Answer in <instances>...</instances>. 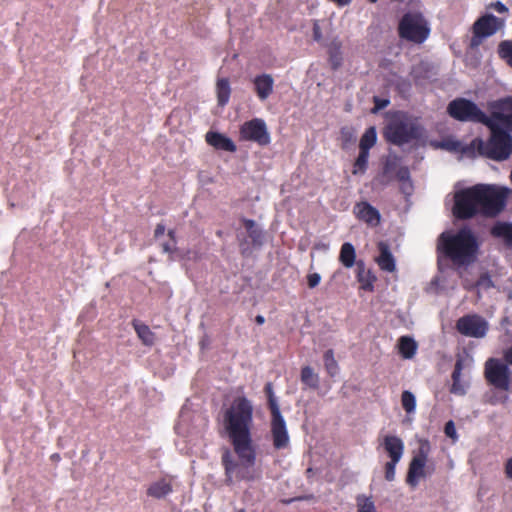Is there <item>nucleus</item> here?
I'll list each match as a JSON object with an SVG mask.
<instances>
[{
    "label": "nucleus",
    "instance_id": "15",
    "mask_svg": "<svg viewBox=\"0 0 512 512\" xmlns=\"http://www.w3.org/2000/svg\"><path fill=\"white\" fill-rule=\"evenodd\" d=\"M381 446L388 454L390 460L400 461L404 453V443L395 435H386L381 440Z\"/></svg>",
    "mask_w": 512,
    "mask_h": 512
},
{
    "label": "nucleus",
    "instance_id": "51",
    "mask_svg": "<svg viewBox=\"0 0 512 512\" xmlns=\"http://www.w3.org/2000/svg\"><path fill=\"white\" fill-rule=\"evenodd\" d=\"M374 103H375V108L377 110H380V109L385 108L388 105L389 101L388 100H382V99H379L378 97H375L374 98Z\"/></svg>",
    "mask_w": 512,
    "mask_h": 512
},
{
    "label": "nucleus",
    "instance_id": "52",
    "mask_svg": "<svg viewBox=\"0 0 512 512\" xmlns=\"http://www.w3.org/2000/svg\"><path fill=\"white\" fill-rule=\"evenodd\" d=\"M165 226L162 223H159L156 225L155 231H154V237L155 239H158L160 236H162L165 233Z\"/></svg>",
    "mask_w": 512,
    "mask_h": 512
},
{
    "label": "nucleus",
    "instance_id": "10",
    "mask_svg": "<svg viewBox=\"0 0 512 512\" xmlns=\"http://www.w3.org/2000/svg\"><path fill=\"white\" fill-rule=\"evenodd\" d=\"M239 140L250 141L259 146H267L271 139L265 121L261 118H253L240 126Z\"/></svg>",
    "mask_w": 512,
    "mask_h": 512
},
{
    "label": "nucleus",
    "instance_id": "49",
    "mask_svg": "<svg viewBox=\"0 0 512 512\" xmlns=\"http://www.w3.org/2000/svg\"><path fill=\"white\" fill-rule=\"evenodd\" d=\"M490 7L493 8L494 10H496L500 14H504V13L508 12V8L500 1L491 3Z\"/></svg>",
    "mask_w": 512,
    "mask_h": 512
},
{
    "label": "nucleus",
    "instance_id": "55",
    "mask_svg": "<svg viewBox=\"0 0 512 512\" xmlns=\"http://www.w3.org/2000/svg\"><path fill=\"white\" fill-rule=\"evenodd\" d=\"M51 461L57 463L61 460V456L59 453H54L50 456Z\"/></svg>",
    "mask_w": 512,
    "mask_h": 512
},
{
    "label": "nucleus",
    "instance_id": "48",
    "mask_svg": "<svg viewBox=\"0 0 512 512\" xmlns=\"http://www.w3.org/2000/svg\"><path fill=\"white\" fill-rule=\"evenodd\" d=\"M176 244L177 243H174L171 240H169L168 242H165V243L162 244V251L164 253L172 255L177 250Z\"/></svg>",
    "mask_w": 512,
    "mask_h": 512
},
{
    "label": "nucleus",
    "instance_id": "46",
    "mask_svg": "<svg viewBox=\"0 0 512 512\" xmlns=\"http://www.w3.org/2000/svg\"><path fill=\"white\" fill-rule=\"evenodd\" d=\"M239 241V247H240V253L242 256L247 257L251 254V249L249 247V243L246 240V238H240V236H237Z\"/></svg>",
    "mask_w": 512,
    "mask_h": 512
},
{
    "label": "nucleus",
    "instance_id": "18",
    "mask_svg": "<svg viewBox=\"0 0 512 512\" xmlns=\"http://www.w3.org/2000/svg\"><path fill=\"white\" fill-rule=\"evenodd\" d=\"M379 256L375 259L379 268L386 272H394L396 269L395 259L390 251L389 245L383 241L378 243Z\"/></svg>",
    "mask_w": 512,
    "mask_h": 512
},
{
    "label": "nucleus",
    "instance_id": "45",
    "mask_svg": "<svg viewBox=\"0 0 512 512\" xmlns=\"http://www.w3.org/2000/svg\"><path fill=\"white\" fill-rule=\"evenodd\" d=\"M340 134H341V139L344 143H349L352 140H354V132H353V129L350 127H342Z\"/></svg>",
    "mask_w": 512,
    "mask_h": 512
},
{
    "label": "nucleus",
    "instance_id": "28",
    "mask_svg": "<svg viewBox=\"0 0 512 512\" xmlns=\"http://www.w3.org/2000/svg\"><path fill=\"white\" fill-rule=\"evenodd\" d=\"M355 259L356 252L354 246L349 242L343 243L340 249L339 261L344 267L351 268L355 264Z\"/></svg>",
    "mask_w": 512,
    "mask_h": 512
},
{
    "label": "nucleus",
    "instance_id": "2",
    "mask_svg": "<svg viewBox=\"0 0 512 512\" xmlns=\"http://www.w3.org/2000/svg\"><path fill=\"white\" fill-rule=\"evenodd\" d=\"M478 249L477 238L469 228H462L456 233L443 232L438 238V254L451 260L456 265L473 263Z\"/></svg>",
    "mask_w": 512,
    "mask_h": 512
},
{
    "label": "nucleus",
    "instance_id": "40",
    "mask_svg": "<svg viewBox=\"0 0 512 512\" xmlns=\"http://www.w3.org/2000/svg\"><path fill=\"white\" fill-rule=\"evenodd\" d=\"M356 503L359 512H376L374 502L364 495H359L356 498Z\"/></svg>",
    "mask_w": 512,
    "mask_h": 512
},
{
    "label": "nucleus",
    "instance_id": "17",
    "mask_svg": "<svg viewBox=\"0 0 512 512\" xmlns=\"http://www.w3.org/2000/svg\"><path fill=\"white\" fill-rule=\"evenodd\" d=\"M205 140L210 146L218 150L232 153L237 150L235 143L230 138L218 132H207L205 135Z\"/></svg>",
    "mask_w": 512,
    "mask_h": 512
},
{
    "label": "nucleus",
    "instance_id": "7",
    "mask_svg": "<svg viewBox=\"0 0 512 512\" xmlns=\"http://www.w3.org/2000/svg\"><path fill=\"white\" fill-rule=\"evenodd\" d=\"M447 113L457 121L480 123L483 125L490 118L474 102L465 98L452 100L447 106Z\"/></svg>",
    "mask_w": 512,
    "mask_h": 512
},
{
    "label": "nucleus",
    "instance_id": "5",
    "mask_svg": "<svg viewBox=\"0 0 512 512\" xmlns=\"http://www.w3.org/2000/svg\"><path fill=\"white\" fill-rule=\"evenodd\" d=\"M475 188L481 215L496 217L504 210L508 195L507 189L488 184H476Z\"/></svg>",
    "mask_w": 512,
    "mask_h": 512
},
{
    "label": "nucleus",
    "instance_id": "34",
    "mask_svg": "<svg viewBox=\"0 0 512 512\" xmlns=\"http://www.w3.org/2000/svg\"><path fill=\"white\" fill-rule=\"evenodd\" d=\"M368 159L369 152L359 150V155L353 164L352 174H364L368 167Z\"/></svg>",
    "mask_w": 512,
    "mask_h": 512
},
{
    "label": "nucleus",
    "instance_id": "39",
    "mask_svg": "<svg viewBox=\"0 0 512 512\" xmlns=\"http://www.w3.org/2000/svg\"><path fill=\"white\" fill-rule=\"evenodd\" d=\"M401 403H402L403 409L407 413L414 412V410L416 408V399H415V396L413 395V393H411L410 391H407V390L403 391L402 395H401Z\"/></svg>",
    "mask_w": 512,
    "mask_h": 512
},
{
    "label": "nucleus",
    "instance_id": "36",
    "mask_svg": "<svg viewBox=\"0 0 512 512\" xmlns=\"http://www.w3.org/2000/svg\"><path fill=\"white\" fill-rule=\"evenodd\" d=\"M264 392L268 400V408L270 410V413L274 414L281 412L277 399L274 395L273 385L271 382L266 383L264 387Z\"/></svg>",
    "mask_w": 512,
    "mask_h": 512
},
{
    "label": "nucleus",
    "instance_id": "42",
    "mask_svg": "<svg viewBox=\"0 0 512 512\" xmlns=\"http://www.w3.org/2000/svg\"><path fill=\"white\" fill-rule=\"evenodd\" d=\"M396 178L399 182H406L410 180V171L407 166H402L397 169L396 173L393 175V178Z\"/></svg>",
    "mask_w": 512,
    "mask_h": 512
},
{
    "label": "nucleus",
    "instance_id": "50",
    "mask_svg": "<svg viewBox=\"0 0 512 512\" xmlns=\"http://www.w3.org/2000/svg\"><path fill=\"white\" fill-rule=\"evenodd\" d=\"M503 360L508 365H512V345L509 348H507L506 350H504Z\"/></svg>",
    "mask_w": 512,
    "mask_h": 512
},
{
    "label": "nucleus",
    "instance_id": "57",
    "mask_svg": "<svg viewBox=\"0 0 512 512\" xmlns=\"http://www.w3.org/2000/svg\"><path fill=\"white\" fill-rule=\"evenodd\" d=\"M371 3H376L378 0H369Z\"/></svg>",
    "mask_w": 512,
    "mask_h": 512
},
{
    "label": "nucleus",
    "instance_id": "14",
    "mask_svg": "<svg viewBox=\"0 0 512 512\" xmlns=\"http://www.w3.org/2000/svg\"><path fill=\"white\" fill-rule=\"evenodd\" d=\"M355 217L370 227H377L381 222V214L367 201L357 202L353 207Z\"/></svg>",
    "mask_w": 512,
    "mask_h": 512
},
{
    "label": "nucleus",
    "instance_id": "35",
    "mask_svg": "<svg viewBox=\"0 0 512 512\" xmlns=\"http://www.w3.org/2000/svg\"><path fill=\"white\" fill-rule=\"evenodd\" d=\"M323 359L327 373L332 377L335 376L338 373L339 367L337 361L335 360L333 350L328 349L324 353Z\"/></svg>",
    "mask_w": 512,
    "mask_h": 512
},
{
    "label": "nucleus",
    "instance_id": "56",
    "mask_svg": "<svg viewBox=\"0 0 512 512\" xmlns=\"http://www.w3.org/2000/svg\"><path fill=\"white\" fill-rule=\"evenodd\" d=\"M255 321L258 325H262L265 322V318L262 315H257Z\"/></svg>",
    "mask_w": 512,
    "mask_h": 512
},
{
    "label": "nucleus",
    "instance_id": "13",
    "mask_svg": "<svg viewBox=\"0 0 512 512\" xmlns=\"http://www.w3.org/2000/svg\"><path fill=\"white\" fill-rule=\"evenodd\" d=\"M503 21L493 14L479 17L473 24V35L477 38H486L494 35L502 26Z\"/></svg>",
    "mask_w": 512,
    "mask_h": 512
},
{
    "label": "nucleus",
    "instance_id": "32",
    "mask_svg": "<svg viewBox=\"0 0 512 512\" xmlns=\"http://www.w3.org/2000/svg\"><path fill=\"white\" fill-rule=\"evenodd\" d=\"M376 140L377 134L375 128L369 127L360 139L359 150L369 152V150L375 145Z\"/></svg>",
    "mask_w": 512,
    "mask_h": 512
},
{
    "label": "nucleus",
    "instance_id": "26",
    "mask_svg": "<svg viewBox=\"0 0 512 512\" xmlns=\"http://www.w3.org/2000/svg\"><path fill=\"white\" fill-rule=\"evenodd\" d=\"M490 117L512 132V98H508L505 101L504 113L494 112Z\"/></svg>",
    "mask_w": 512,
    "mask_h": 512
},
{
    "label": "nucleus",
    "instance_id": "6",
    "mask_svg": "<svg viewBox=\"0 0 512 512\" xmlns=\"http://www.w3.org/2000/svg\"><path fill=\"white\" fill-rule=\"evenodd\" d=\"M397 31L401 39L414 44H422L430 35L429 24L419 12L405 13L398 23Z\"/></svg>",
    "mask_w": 512,
    "mask_h": 512
},
{
    "label": "nucleus",
    "instance_id": "43",
    "mask_svg": "<svg viewBox=\"0 0 512 512\" xmlns=\"http://www.w3.org/2000/svg\"><path fill=\"white\" fill-rule=\"evenodd\" d=\"M444 433L447 437L451 438L454 442L458 439L455 424L452 420L446 422L444 426Z\"/></svg>",
    "mask_w": 512,
    "mask_h": 512
},
{
    "label": "nucleus",
    "instance_id": "27",
    "mask_svg": "<svg viewBox=\"0 0 512 512\" xmlns=\"http://www.w3.org/2000/svg\"><path fill=\"white\" fill-rule=\"evenodd\" d=\"M132 324L139 339L144 345L152 346L155 343V333L151 331L148 325L140 323L137 320H134Z\"/></svg>",
    "mask_w": 512,
    "mask_h": 512
},
{
    "label": "nucleus",
    "instance_id": "21",
    "mask_svg": "<svg viewBox=\"0 0 512 512\" xmlns=\"http://www.w3.org/2000/svg\"><path fill=\"white\" fill-rule=\"evenodd\" d=\"M357 266V280L360 283L361 289L372 292L374 290V282L376 276L368 269H366L363 261L356 262Z\"/></svg>",
    "mask_w": 512,
    "mask_h": 512
},
{
    "label": "nucleus",
    "instance_id": "31",
    "mask_svg": "<svg viewBox=\"0 0 512 512\" xmlns=\"http://www.w3.org/2000/svg\"><path fill=\"white\" fill-rule=\"evenodd\" d=\"M400 167L399 158L397 156L388 157L383 165L382 176L386 178L385 183L393 179V175Z\"/></svg>",
    "mask_w": 512,
    "mask_h": 512
},
{
    "label": "nucleus",
    "instance_id": "24",
    "mask_svg": "<svg viewBox=\"0 0 512 512\" xmlns=\"http://www.w3.org/2000/svg\"><path fill=\"white\" fill-rule=\"evenodd\" d=\"M417 348V342L410 336H401L398 340L399 353L404 359H412Z\"/></svg>",
    "mask_w": 512,
    "mask_h": 512
},
{
    "label": "nucleus",
    "instance_id": "23",
    "mask_svg": "<svg viewBox=\"0 0 512 512\" xmlns=\"http://www.w3.org/2000/svg\"><path fill=\"white\" fill-rule=\"evenodd\" d=\"M242 223L251 239L253 246L259 247L263 244V231L258 227L256 222L252 219H242Z\"/></svg>",
    "mask_w": 512,
    "mask_h": 512
},
{
    "label": "nucleus",
    "instance_id": "9",
    "mask_svg": "<svg viewBox=\"0 0 512 512\" xmlns=\"http://www.w3.org/2000/svg\"><path fill=\"white\" fill-rule=\"evenodd\" d=\"M453 214L462 220L471 219L480 214L475 185L455 193Z\"/></svg>",
    "mask_w": 512,
    "mask_h": 512
},
{
    "label": "nucleus",
    "instance_id": "25",
    "mask_svg": "<svg viewBox=\"0 0 512 512\" xmlns=\"http://www.w3.org/2000/svg\"><path fill=\"white\" fill-rule=\"evenodd\" d=\"M424 468L425 464L418 460H411L406 477L407 484L413 487L416 486L418 484L419 478L425 477Z\"/></svg>",
    "mask_w": 512,
    "mask_h": 512
},
{
    "label": "nucleus",
    "instance_id": "29",
    "mask_svg": "<svg viewBox=\"0 0 512 512\" xmlns=\"http://www.w3.org/2000/svg\"><path fill=\"white\" fill-rule=\"evenodd\" d=\"M217 101L219 106H225L230 98L231 88L227 78L218 79L216 83Z\"/></svg>",
    "mask_w": 512,
    "mask_h": 512
},
{
    "label": "nucleus",
    "instance_id": "41",
    "mask_svg": "<svg viewBox=\"0 0 512 512\" xmlns=\"http://www.w3.org/2000/svg\"><path fill=\"white\" fill-rule=\"evenodd\" d=\"M400 461H394V460H389L385 466H384V472H385V479L389 482L393 481L395 479V470H396V465L399 463Z\"/></svg>",
    "mask_w": 512,
    "mask_h": 512
},
{
    "label": "nucleus",
    "instance_id": "30",
    "mask_svg": "<svg viewBox=\"0 0 512 512\" xmlns=\"http://www.w3.org/2000/svg\"><path fill=\"white\" fill-rule=\"evenodd\" d=\"M329 54V63L332 70H337L342 65V53H341V43L333 42L328 51Z\"/></svg>",
    "mask_w": 512,
    "mask_h": 512
},
{
    "label": "nucleus",
    "instance_id": "8",
    "mask_svg": "<svg viewBox=\"0 0 512 512\" xmlns=\"http://www.w3.org/2000/svg\"><path fill=\"white\" fill-rule=\"evenodd\" d=\"M509 365L498 358H489L484 364V378L486 382L500 391H509L511 384Z\"/></svg>",
    "mask_w": 512,
    "mask_h": 512
},
{
    "label": "nucleus",
    "instance_id": "12",
    "mask_svg": "<svg viewBox=\"0 0 512 512\" xmlns=\"http://www.w3.org/2000/svg\"><path fill=\"white\" fill-rule=\"evenodd\" d=\"M270 433L273 447L276 450H282L289 447L290 436L281 412L271 414Z\"/></svg>",
    "mask_w": 512,
    "mask_h": 512
},
{
    "label": "nucleus",
    "instance_id": "3",
    "mask_svg": "<svg viewBox=\"0 0 512 512\" xmlns=\"http://www.w3.org/2000/svg\"><path fill=\"white\" fill-rule=\"evenodd\" d=\"M484 125L491 132L488 140L484 141L481 138H475L469 147L463 149V152L476 149L479 155L495 161L508 159L512 153V136L509 133L510 131L491 117Z\"/></svg>",
    "mask_w": 512,
    "mask_h": 512
},
{
    "label": "nucleus",
    "instance_id": "38",
    "mask_svg": "<svg viewBox=\"0 0 512 512\" xmlns=\"http://www.w3.org/2000/svg\"><path fill=\"white\" fill-rule=\"evenodd\" d=\"M498 54L500 58L504 59L512 67V41H502L498 46Z\"/></svg>",
    "mask_w": 512,
    "mask_h": 512
},
{
    "label": "nucleus",
    "instance_id": "22",
    "mask_svg": "<svg viewBox=\"0 0 512 512\" xmlns=\"http://www.w3.org/2000/svg\"><path fill=\"white\" fill-rule=\"evenodd\" d=\"M465 366V358L461 355H457L454 370L452 372V386L450 392L453 394L463 395L465 394L464 386L461 383V373Z\"/></svg>",
    "mask_w": 512,
    "mask_h": 512
},
{
    "label": "nucleus",
    "instance_id": "11",
    "mask_svg": "<svg viewBox=\"0 0 512 512\" xmlns=\"http://www.w3.org/2000/svg\"><path fill=\"white\" fill-rule=\"evenodd\" d=\"M456 330L465 337L484 338L489 330V323L478 314H467L456 321Z\"/></svg>",
    "mask_w": 512,
    "mask_h": 512
},
{
    "label": "nucleus",
    "instance_id": "53",
    "mask_svg": "<svg viewBox=\"0 0 512 512\" xmlns=\"http://www.w3.org/2000/svg\"><path fill=\"white\" fill-rule=\"evenodd\" d=\"M505 474L507 478L512 479V457L505 463Z\"/></svg>",
    "mask_w": 512,
    "mask_h": 512
},
{
    "label": "nucleus",
    "instance_id": "1",
    "mask_svg": "<svg viewBox=\"0 0 512 512\" xmlns=\"http://www.w3.org/2000/svg\"><path fill=\"white\" fill-rule=\"evenodd\" d=\"M223 425L237 461L231 450L225 448L221 455L224 468L225 482L228 485L235 481H253L254 474L249 468L255 465L256 450L253 446L251 430L253 427V405L244 396L236 397L224 411Z\"/></svg>",
    "mask_w": 512,
    "mask_h": 512
},
{
    "label": "nucleus",
    "instance_id": "44",
    "mask_svg": "<svg viewBox=\"0 0 512 512\" xmlns=\"http://www.w3.org/2000/svg\"><path fill=\"white\" fill-rule=\"evenodd\" d=\"M312 36L313 40L317 43H320L323 40V34L318 20L313 21Z\"/></svg>",
    "mask_w": 512,
    "mask_h": 512
},
{
    "label": "nucleus",
    "instance_id": "54",
    "mask_svg": "<svg viewBox=\"0 0 512 512\" xmlns=\"http://www.w3.org/2000/svg\"><path fill=\"white\" fill-rule=\"evenodd\" d=\"M168 236H169V238H170V240L172 242L177 243L176 242V232H175V230H169L168 231Z\"/></svg>",
    "mask_w": 512,
    "mask_h": 512
},
{
    "label": "nucleus",
    "instance_id": "4",
    "mask_svg": "<svg viewBox=\"0 0 512 512\" xmlns=\"http://www.w3.org/2000/svg\"><path fill=\"white\" fill-rule=\"evenodd\" d=\"M422 133V126L406 117L392 118L386 124L383 131L385 140L396 146H402L413 140H418Z\"/></svg>",
    "mask_w": 512,
    "mask_h": 512
},
{
    "label": "nucleus",
    "instance_id": "16",
    "mask_svg": "<svg viewBox=\"0 0 512 512\" xmlns=\"http://www.w3.org/2000/svg\"><path fill=\"white\" fill-rule=\"evenodd\" d=\"M173 491L172 478L162 477L152 482L147 488V496L154 499H163Z\"/></svg>",
    "mask_w": 512,
    "mask_h": 512
},
{
    "label": "nucleus",
    "instance_id": "20",
    "mask_svg": "<svg viewBox=\"0 0 512 512\" xmlns=\"http://www.w3.org/2000/svg\"><path fill=\"white\" fill-rule=\"evenodd\" d=\"M490 234L496 239H501L506 247L512 248V223L497 221L492 226Z\"/></svg>",
    "mask_w": 512,
    "mask_h": 512
},
{
    "label": "nucleus",
    "instance_id": "37",
    "mask_svg": "<svg viewBox=\"0 0 512 512\" xmlns=\"http://www.w3.org/2000/svg\"><path fill=\"white\" fill-rule=\"evenodd\" d=\"M431 450V446L428 440H421L419 443V448L416 454L413 456L412 460H418L421 463L426 465L429 453Z\"/></svg>",
    "mask_w": 512,
    "mask_h": 512
},
{
    "label": "nucleus",
    "instance_id": "19",
    "mask_svg": "<svg viewBox=\"0 0 512 512\" xmlns=\"http://www.w3.org/2000/svg\"><path fill=\"white\" fill-rule=\"evenodd\" d=\"M253 83L255 92L260 100H266L272 94L274 80L270 74L257 75Z\"/></svg>",
    "mask_w": 512,
    "mask_h": 512
},
{
    "label": "nucleus",
    "instance_id": "47",
    "mask_svg": "<svg viewBox=\"0 0 512 512\" xmlns=\"http://www.w3.org/2000/svg\"><path fill=\"white\" fill-rule=\"evenodd\" d=\"M321 276L318 273H311L307 276V284L309 288H315L319 285Z\"/></svg>",
    "mask_w": 512,
    "mask_h": 512
},
{
    "label": "nucleus",
    "instance_id": "33",
    "mask_svg": "<svg viewBox=\"0 0 512 512\" xmlns=\"http://www.w3.org/2000/svg\"><path fill=\"white\" fill-rule=\"evenodd\" d=\"M301 381L312 389H317L319 386V377L310 366H305L301 369Z\"/></svg>",
    "mask_w": 512,
    "mask_h": 512
}]
</instances>
